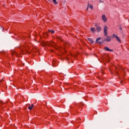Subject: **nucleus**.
I'll use <instances>...</instances> for the list:
<instances>
[{"label":"nucleus","instance_id":"nucleus-16","mask_svg":"<svg viewBox=\"0 0 129 129\" xmlns=\"http://www.w3.org/2000/svg\"><path fill=\"white\" fill-rule=\"evenodd\" d=\"M31 107L33 108V107H34V105L32 104Z\"/></svg>","mask_w":129,"mask_h":129},{"label":"nucleus","instance_id":"nucleus-7","mask_svg":"<svg viewBox=\"0 0 129 129\" xmlns=\"http://www.w3.org/2000/svg\"><path fill=\"white\" fill-rule=\"evenodd\" d=\"M104 49L106 51H109L110 52H113V50L110 49L109 48H108V47H105Z\"/></svg>","mask_w":129,"mask_h":129},{"label":"nucleus","instance_id":"nucleus-9","mask_svg":"<svg viewBox=\"0 0 129 129\" xmlns=\"http://www.w3.org/2000/svg\"><path fill=\"white\" fill-rule=\"evenodd\" d=\"M88 8H90L91 10H93V6L92 5H89V3L88 4Z\"/></svg>","mask_w":129,"mask_h":129},{"label":"nucleus","instance_id":"nucleus-18","mask_svg":"<svg viewBox=\"0 0 129 129\" xmlns=\"http://www.w3.org/2000/svg\"><path fill=\"white\" fill-rule=\"evenodd\" d=\"M79 121H80V120H79Z\"/></svg>","mask_w":129,"mask_h":129},{"label":"nucleus","instance_id":"nucleus-1","mask_svg":"<svg viewBox=\"0 0 129 129\" xmlns=\"http://www.w3.org/2000/svg\"><path fill=\"white\" fill-rule=\"evenodd\" d=\"M104 35L106 37V38H105L103 42H110L111 41V37L107 35V26H104Z\"/></svg>","mask_w":129,"mask_h":129},{"label":"nucleus","instance_id":"nucleus-11","mask_svg":"<svg viewBox=\"0 0 129 129\" xmlns=\"http://www.w3.org/2000/svg\"><path fill=\"white\" fill-rule=\"evenodd\" d=\"M52 2L54 3V5H58V3L56 0H52Z\"/></svg>","mask_w":129,"mask_h":129},{"label":"nucleus","instance_id":"nucleus-10","mask_svg":"<svg viewBox=\"0 0 129 129\" xmlns=\"http://www.w3.org/2000/svg\"><path fill=\"white\" fill-rule=\"evenodd\" d=\"M88 41H89V42H90V43H91L92 44H93V43H94V42H93V40L91 38H88Z\"/></svg>","mask_w":129,"mask_h":129},{"label":"nucleus","instance_id":"nucleus-6","mask_svg":"<svg viewBox=\"0 0 129 129\" xmlns=\"http://www.w3.org/2000/svg\"><path fill=\"white\" fill-rule=\"evenodd\" d=\"M99 40H101V37H99L96 40V43H99V44H102V42L99 41Z\"/></svg>","mask_w":129,"mask_h":129},{"label":"nucleus","instance_id":"nucleus-12","mask_svg":"<svg viewBox=\"0 0 129 129\" xmlns=\"http://www.w3.org/2000/svg\"><path fill=\"white\" fill-rule=\"evenodd\" d=\"M48 32L51 33V34H54V33H55V31H54V30H49Z\"/></svg>","mask_w":129,"mask_h":129},{"label":"nucleus","instance_id":"nucleus-8","mask_svg":"<svg viewBox=\"0 0 129 129\" xmlns=\"http://www.w3.org/2000/svg\"><path fill=\"white\" fill-rule=\"evenodd\" d=\"M91 31L92 32V33H95L96 32V30L95 29V28L92 27L91 28Z\"/></svg>","mask_w":129,"mask_h":129},{"label":"nucleus","instance_id":"nucleus-17","mask_svg":"<svg viewBox=\"0 0 129 129\" xmlns=\"http://www.w3.org/2000/svg\"><path fill=\"white\" fill-rule=\"evenodd\" d=\"M89 7H88V5H87V11H88V8H89Z\"/></svg>","mask_w":129,"mask_h":129},{"label":"nucleus","instance_id":"nucleus-2","mask_svg":"<svg viewBox=\"0 0 129 129\" xmlns=\"http://www.w3.org/2000/svg\"><path fill=\"white\" fill-rule=\"evenodd\" d=\"M53 44H54V42L51 41V42H43L41 43L42 46H50V47H53V48H55V49H57V47H55V44H54V45H53Z\"/></svg>","mask_w":129,"mask_h":129},{"label":"nucleus","instance_id":"nucleus-3","mask_svg":"<svg viewBox=\"0 0 129 129\" xmlns=\"http://www.w3.org/2000/svg\"><path fill=\"white\" fill-rule=\"evenodd\" d=\"M95 27H96V31H97V32H100V31H101V27H100V26H99L98 24L95 23Z\"/></svg>","mask_w":129,"mask_h":129},{"label":"nucleus","instance_id":"nucleus-14","mask_svg":"<svg viewBox=\"0 0 129 129\" xmlns=\"http://www.w3.org/2000/svg\"><path fill=\"white\" fill-rule=\"evenodd\" d=\"M99 3H104L103 1H101V0H99Z\"/></svg>","mask_w":129,"mask_h":129},{"label":"nucleus","instance_id":"nucleus-4","mask_svg":"<svg viewBox=\"0 0 129 129\" xmlns=\"http://www.w3.org/2000/svg\"><path fill=\"white\" fill-rule=\"evenodd\" d=\"M113 38H114L117 42H119V43L121 42L120 38H119V37L116 36L115 34H113Z\"/></svg>","mask_w":129,"mask_h":129},{"label":"nucleus","instance_id":"nucleus-13","mask_svg":"<svg viewBox=\"0 0 129 129\" xmlns=\"http://www.w3.org/2000/svg\"><path fill=\"white\" fill-rule=\"evenodd\" d=\"M28 109H29V110H32V109H33V108H32L31 106H29Z\"/></svg>","mask_w":129,"mask_h":129},{"label":"nucleus","instance_id":"nucleus-15","mask_svg":"<svg viewBox=\"0 0 129 129\" xmlns=\"http://www.w3.org/2000/svg\"><path fill=\"white\" fill-rule=\"evenodd\" d=\"M17 96H18V97H21V95H17Z\"/></svg>","mask_w":129,"mask_h":129},{"label":"nucleus","instance_id":"nucleus-5","mask_svg":"<svg viewBox=\"0 0 129 129\" xmlns=\"http://www.w3.org/2000/svg\"><path fill=\"white\" fill-rule=\"evenodd\" d=\"M102 20L104 23H106V22H107V18H106V16H105V15H103L102 16Z\"/></svg>","mask_w":129,"mask_h":129}]
</instances>
